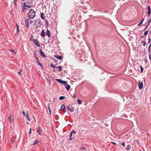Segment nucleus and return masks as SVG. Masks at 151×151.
<instances>
[{
	"instance_id": "1",
	"label": "nucleus",
	"mask_w": 151,
	"mask_h": 151,
	"mask_svg": "<svg viewBox=\"0 0 151 151\" xmlns=\"http://www.w3.org/2000/svg\"><path fill=\"white\" fill-rule=\"evenodd\" d=\"M35 16V12L33 9H30L28 14V17L30 19H33Z\"/></svg>"
},
{
	"instance_id": "2",
	"label": "nucleus",
	"mask_w": 151,
	"mask_h": 151,
	"mask_svg": "<svg viewBox=\"0 0 151 151\" xmlns=\"http://www.w3.org/2000/svg\"><path fill=\"white\" fill-rule=\"evenodd\" d=\"M34 22H35V24L36 26H40V24H41V21L39 19H37L34 21Z\"/></svg>"
},
{
	"instance_id": "3",
	"label": "nucleus",
	"mask_w": 151,
	"mask_h": 151,
	"mask_svg": "<svg viewBox=\"0 0 151 151\" xmlns=\"http://www.w3.org/2000/svg\"><path fill=\"white\" fill-rule=\"evenodd\" d=\"M138 86H139V88L140 89H141L143 86V84L142 82H141L140 81L138 82Z\"/></svg>"
},
{
	"instance_id": "4",
	"label": "nucleus",
	"mask_w": 151,
	"mask_h": 151,
	"mask_svg": "<svg viewBox=\"0 0 151 151\" xmlns=\"http://www.w3.org/2000/svg\"><path fill=\"white\" fill-rule=\"evenodd\" d=\"M29 19H26L25 20V23L26 24V27L27 28H28L29 27Z\"/></svg>"
},
{
	"instance_id": "5",
	"label": "nucleus",
	"mask_w": 151,
	"mask_h": 151,
	"mask_svg": "<svg viewBox=\"0 0 151 151\" xmlns=\"http://www.w3.org/2000/svg\"><path fill=\"white\" fill-rule=\"evenodd\" d=\"M33 41L34 42L35 44L38 47H40V45L39 43L38 40L37 39H33Z\"/></svg>"
},
{
	"instance_id": "6",
	"label": "nucleus",
	"mask_w": 151,
	"mask_h": 151,
	"mask_svg": "<svg viewBox=\"0 0 151 151\" xmlns=\"http://www.w3.org/2000/svg\"><path fill=\"white\" fill-rule=\"evenodd\" d=\"M39 52L40 55L43 57H45L46 56L45 55L44 52H43L41 49H40L39 50Z\"/></svg>"
},
{
	"instance_id": "7",
	"label": "nucleus",
	"mask_w": 151,
	"mask_h": 151,
	"mask_svg": "<svg viewBox=\"0 0 151 151\" xmlns=\"http://www.w3.org/2000/svg\"><path fill=\"white\" fill-rule=\"evenodd\" d=\"M9 121L10 122H12L14 121V116L12 115H11L9 117Z\"/></svg>"
},
{
	"instance_id": "8",
	"label": "nucleus",
	"mask_w": 151,
	"mask_h": 151,
	"mask_svg": "<svg viewBox=\"0 0 151 151\" xmlns=\"http://www.w3.org/2000/svg\"><path fill=\"white\" fill-rule=\"evenodd\" d=\"M41 128L40 127H37V132L40 135H42L41 133Z\"/></svg>"
},
{
	"instance_id": "9",
	"label": "nucleus",
	"mask_w": 151,
	"mask_h": 151,
	"mask_svg": "<svg viewBox=\"0 0 151 151\" xmlns=\"http://www.w3.org/2000/svg\"><path fill=\"white\" fill-rule=\"evenodd\" d=\"M147 9H148V14L149 16L150 14L151 13V9L150 7V6H149L147 7Z\"/></svg>"
},
{
	"instance_id": "10",
	"label": "nucleus",
	"mask_w": 151,
	"mask_h": 151,
	"mask_svg": "<svg viewBox=\"0 0 151 151\" xmlns=\"http://www.w3.org/2000/svg\"><path fill=\"white\" fill-rule=\"evenodd\" d=\"M50 31L48 29H47L46 32V35L47 36L49 37H50Z\"/></svg>"
},
{
	"instance_id": "11",
	"label": "nucleus",
	"mask_w": 151,
	"mask_h": 151,
	"mask_svg": "<svg viewBox=\"0 0 151 151\" xmlns=\"http://www.w3.org/2000/svg\"><path fill=\"white\" fill-rule=\"evenodd\" d=\"M55 57L58 59L60 60H61L62 59V56L61 55L59 56L58 55H55Z\"/></svg>"
},
{
	"instance_id": "12",
	"label": "nucleus",
	"mask_w": 151,
	"mask_h": 151,
	"mask_svg": "<svg viewBox=\"0 0 151 151\" xmlns=\"http://www.w3.org/2000/svg\"><path fill=\"white\" fill-rule=\"evenodd\" d=\"M40 17H41V19L44 20H45V18L44 17V14L43 13L40 12Z\"/></svg>"
},
{
	"instance_id": "13",
	"label": "nucleus",
	"mask_w": 151,
	"mask_h": 151,
	"mask_svg": "<svg viewBox=\"0 0 151 151\" xmlns=\"http://www.w3.org/2000/svg\"><path fill=\"white\" fill-rule=\"evenodd\" d=\"M45 32L44 30L42 29V32L40 34V35L42 37H45Z\"/></svg>"
},
{
	"instance_id": "14",
	"label": "nucleus",
	"mask_w": 151,
	"mask_h": 151,
	"mask_svg": "<svg viewBox=\"0 0 151 151\" xmlns=\"http://www.w3.org/2000/svg\"><path fill=\"white\" fill-rule=\"evenodd\" d=\"M56 68H58V69L57 70L58 71H61L62 70V67L61 66H59L56 67Z\"/></svg>"
},
{
	"instance_id": "15",
	"label": "nucleus",
	"mask_w": 151,
	"mask_h": 151,
	"mask_svg": "<svg viewBox=\"0 0 151 151\" xmlns=\"http://www.w3.org/2000/svg\"><path fill=\"white\" fill-rule=\"evenodd\" d=\"M60 108L62 111H64L65 110V106L63 104L61 106Z\"/></svg>"
},
{
	"instance_id": "16",
	"label": "nucleus",
	"mask_w": 151,
	"mask_h": 151,
	"mask_svg": "<svg viewBox=\"0 0 151 151\" xmlns=\"http://www.w3.org/2000/svg\"><path fill=\"white\" fill-rule=\"evenodd\" d=\"M27 5H26V4L25 2L23 5L22 10L23 11H24V10H25L26 9V7H27Z\"/></svg>"
},
{
	"instance_id": "17",
	"label": "nucleus",
	"mask_w": 151,
	"mask_h": 151,
	"mask_svg": "<svg viewBox=\"0 0 151 151\" xmlns=\"http://www.w3.org/2000/svg\"><path fill=\"white\" fill-rule=\"evenodd\" d=\"M65 88L67 91H68L70 88V86L69 84H67L65 86Z\"/></svg>"
},
{
	"instance_id": "18",
	"label": "nucleus",
	"mask_w": 151,
	"mask_h": 151,
	"mask_svg": "<svg viewBox=\"0 0 151 151\" xmlns=\"http://www.w3.org/2000/svg\"><path fill=\"white\" fill-rule=\"evenodd\" d=\"M55 80L57 81L59 83H60L62 84L63 81H62L61 79H55Z\"/></svg>"
},
{
	"instance_id": "19",
	"label": "nucleus",
	"mask_w": 151,
	"mask_h": 151,
	"mask_svg": "<svg viewBox=\"0 0 151 151\" xmlns=\"http://www.w3.org/2000/svg\"><path fill=\"white\" fill-rule=\"evenodd\" d=\"M68 110L70 112H73L74 111V109L73 107H72L71 108L68 109Z\"/></svg>"
},
{
	"instance_id": "20",
	"label": "nucleus",
	"mask_w": 151,
	"mask_h": 151,
	"mask_svg": "<svg viewBox=\"0 0 151 151\" xmlns=\"http://www.w3.org/2000/svg\"><path fill=\"white\" fill-rule=\"evenodd\" d=\"M26 117H27V119L28 121H30V118L29 117V116H28V112H27V114H26Z\"/></svg>"
},
{
	"instance_id": "21",
	"label": "nucleus",
	"mask_w": 151,
	"mask_h": 151,
	"mask_svg": "<svg viewBox=\"0 0 151 151\" xmlns=\"http://www.w3.org/2000/svg\"><path fill=\"white\" fill-rule=\"evenodd\" d=\"M32 3V0H28L27 2V3L28 4H31Z\"/></svg>"
},
{
	"instance_id": "22",
	"label": "nucleus",
	"mask_w": 151,
	"mask_h": 151,
	"mask_svg": "<svg viewBox=\"0 0 151 151\" xmlns=\"http://www.w3.org/2000/svg\"><path fill=\"white\" fill-rule=\"evenodd\" d=\"M39 142V141L37 140H36L34 141L33 145H35L37 144Z\"/></svg>"
},
{
	"instance_id": "23",
	"label": "nucleus",
	"mask_w": 151,
	"mask_h": 151,
	"mask_svg": "<svg viewBox=\"0 0 151 151\" xmlns=\"http://www.w3.org/2000/svg\"><path fill=\"white\" fill-rule=\"evenodd\" d=\"M35 58L37 60L36 63L38 64L40 63L39 59H38V58L36 56L35 57Z\"/></svg>"
},
{
	"instance_id": "24",
	"label": "nucleus",
	"mask_w": 151,
	"mask_h": 151,
	"mask_svg": "<svg viewBox=\"0 0 151 151\" xmlns=\"http://www.w3.org/2000/svg\"><path fill=\"white\" fill-rule=\"evenodd\" d=\"M65 97L64 96H60L59 97V99L60 100H63L65 98Z\"/></svg>"
},
{
	"instance_id": "25",
	"label": "nucleus",
	"mask_w": 151,
	"mask_h": 151,
	"mask_svg": "<svg viewBox=\"0 0 151 151\" xmlns=\"http://www.w3.org/2000/svg\"><path fill=\"white\" fill-rule=\"evenodd\" d=\"M144 19H143L141 21V22L138 24V26H140L141 24H142V23L143 22V21L144 20Z\"/></svg>"
},
{
	"instance_id": "26",
	"label": "nucleus",
	"mask_w": 151,
	"mask_h": 151,
	"mask_svg": "<svg viewBox=\"0 0 151 151\" xmlns=\"http://www.w3.org/2000/svg\"><path fill=\"white\" fill-rule=\"evenodd\" d=\"M77 101H78V103L79 104H80L82 103V101L81 100H80L79 99L77 100Z\"/></svg>"
},
{
	"instance_id": "27",
	"label": "nucleus",
	"mask_w": 151,
	"mask_h": 151,
	"mask_svg": "<svg viewBox=\"0 0 151 151\" xmlns=\"http://www.w3.org/2000/svg\"><path fill=\"white\" fill-rule=\"evenodd\" d=\"M130 145H128L126 149L127 150H129L130 149Z\"/></svg>"
},
{
	"instance_id": "28",
	"label": "nucleus",
	"mask_w": 151,
	"mask_h": 151,
	"mask_svg": "<svg viewBox=\"0 0 151 151\" xmlns=\"http://www.w3.org/2000/svg\"><path fill=\"white\" fill-rule=\"evenodd\" d=\"M148 32H149L148 30H147L146 31H145L144 33V35H147L148 33Z\"/></svg>"
},
{
	"instance_id": "29",
	"label": "nucleus",
	"mask_w": 151,
	"mask_h": 151,
	"mask_svg": "<svg viewBox=\"0 0 151 151\" xmlns=\"http://www.w3.org/2000/svg\"><path fill=\"white\" fill-rule=\"evenodd\" d=\"M9 51L12 52H13V53H15V52H14V50L13 49H9Z\"/></svg>"
},
{
	"instance_id": "30",
	"label": "nucleus",
	"mask_w": 151,
	"mask_h": 151,
	"mask_svg": "<svg viewBox=\"0 0 151 151\" xmlns=\"http://www.w3.org/2000/svg\"><path fill=\"white\" fill-rule=\"evenodd\" d=\"M50 66L52 67L53 68H56V67L53 64H52V63H51L50 64Z\"/></svg>"
},
{
	"instance_id": "31",
	"label": "nucleus",
	"mask_w": 151,
	"mask_h": 151,
	"mask_svg": "<svg viewBox=\"0 0 151 151\" xmlns=\"http://www.w3.org/2000/svg\"><path fill=\"white\" fill-rule=\"evenodd\" d=\"M140 68L141 69L140 73H142L143 70V69L141 65H140Z\"/></svg>"
},
{
	"instance_id": "32",
	"label": "nucleus",
	"mask_w": 151,
	"mask_h": 151,
	"mask_svg": "<svg viewBox=\"0 0 151 151\" xmlns=\"http://www.w3.org/2000/svg\"><path fill=\"white\" fill-rule=\"evenodd\" d=\"M67 81H63L62 84H63L64 85H66L67 84Z\"/></svg>"
},
{
	"instance_id": "33",
	"label": "nucleus",
	"mask_w": 151,
	"mask_h": 151,
	"mask_svg": "<svg viewBox=\"0 0 151 151\" xmlns=\"http://www.w3.org/2000/svg\"><path fill=\"white\" fill-rule=\"evenodd\" d=\"M38 65H40V66L41 67V68H43V65L41 64L40 63H39L38 64Z\"/></svg>"
},
{
	"instance_id": "34",
	"label": "nucleus",
	"mask_w": 151,
	"mask_h": 151,
	"mask_svg": "<svg viewBox=\"0 0 151 151\" xmlns=\"http://www.w3.org/2000/svg\"><path fill=\"white\" fill-rule=\"evenodd\" d=\"M22 113L23 114V115H24V116H25V117L26 116V114H26L25 113V112L24 111H23L22 112Z\"/></svg>"
},
{
	"instance_id": "35",
	"label": "nucleus",
	"mask_w": 151,
	"mask_h": 151,
	"mask_svg": "<svg viewBox=\"0 0 151 151\" xmlns=\"http://www.w3.org/2000/svg\"><path fill=\"white\" fill-rule=\"evenodd\" d=\"M11 140L12 143H14V140L12 138H11Z\"/></svg>"
},
{
	"instance_id": "36",
	"label": "nucleus",
	"mask_w": 151,
	"mask_h": 151,
	"mask_svg": "<svg viewBox=\"0 0 151 151\" xmlns=\"http://www.w3.org/2000/svg\"><path fill=\"white\" fill-rule=\"evenodd\" d=\"M142 43L143 44V46H145L146 45V43L145 42V41H143L142 42Z\"/></svg>"
},
{
	"instance_id": "37",
	"label": "nucleus",
	"mask_w": 151,
	"mask_h": 151,
	"mask_svg": "<svg viewBox=\"0 0 151 151\" xmlns=\"http://www.w3.org/2000/svg\"><path fill=\"white\" fill-rule=\"evenodd\" d=\"M151 21V20L150 19H149V20H148V24H147V25H149L150 24V23Z\"/></svg>"
},
{
	"instance_id": "38",
	"label": "nucleus",
	"mask_w": 151,
	"mask_h": 151,
	"mask_svg": "<svg viewBox=\"0 0 151 151\" xmlns=\"http://www.w3.org/2000/svg\"><path fill=\"white\" fill-rule=\"evenodd\" d=\"M85 149V148L83 146L81 147V149L82 150V151H83V150H84Z\"/></svg>"
},
{
	"instance_id": "39",
	"label": "nucleus",
	"mask_w": 151,
	"mask_h": 151,
	"mask_svg": "<svg viewBox=\"0 0 151 151\" xmlns=\"http://www.w3.org/2000/svg\"><path fill=\"white\" fill-rule=\"evenodd\" d=\"M71 133H72V134H73V133H74V134H76L75 131L74 130H72L71 131Z\"/></svg>"
},
{
	"instance_id": "40",
	"label": "nucleus",
	"mask_w": 151,
	"mask_h": 151,
	"mask_svg": "<svg viewBox=\"0 0 151 151\" xmlns=\"http://www.w3.org/2000/svg\"><path fill=\"white\" fill-rule=\"evenodd\" d=\"M48 109H49V112H50V114H51V110H50V107H49V106H48Z\"/></svg>"
},
{
	"instance_id": "41",
	"label": "nucleus",
	"mask_w": 151,
	"mask_h": 151,
	"mask_svg": "<svg viewBox=\"0 0 151 151\" xmlns=\"http://www.w3.org/2000/svg\"><path fill=\"white\" fill-rule=\"evenodd\" d=\"M45 24L46 25H47V26H48V22L47 20H45Z\"/></svg>"
},
{
	"instance_id": "42",
	"label": "nucleus",
	"mask_w": 151,
	"mask_h": 151,
	"mask_svg": "<svg viewBox=\"0 0 151 151\" xmlns=\"http://www.w3.org/2000/svg\"><path fill=\"white\" fill-rule=\"evenodd\" d=\"M149 58L150 60L151 61V54L150 53L149 54Z\"/></svg>"
},
{
	"instance_id": "43",
	"label": "nucleus",
	"mask_w": 151,
	"mask_h": 151,
	"mask_svg": "<svg viewBox=\"0 0 151 151\" xmlns=\"http://www.w3.org/2000/svg\"><path fill=\"white\" fill-rule=\"evenodd\" d=\"M122 146H124L125 145V142H123L122 144Z\"/></svg>"
},
{
	"instance_id": "44",
	"label": "nucleus",
	"mask_w": 151,
	"mask_h": 151,
	"mask_svg": "<svg viewBox=\"0 0 151 151\" xmlns=\"http://www.w3.org/2000/svg\"><path fill=\"white\" fill-rule=\"evenodd\" d=\"M148 26H149V25H147L146 26V27H145V29H144V30H146V29H147V27H148Z\"/></svg>"
},
{
	"instance_id": "45",
	"label": "nucleus",
	"mask_w": 151,
	"mask_h": 151,
	"mask_svg": "<svg viewBox=\"0 0 151 151\" xmlns=\"http://www.w3.org/2000/svg\"><path fill=\"white\" fill-rule=\"evenodd\" d=\"M17 0H14V3L15 5H16L17 3Z\"/></svg>"
},
{
	"instance_id": "46",
	"label": "nucleus",
	"mask_w": 151,
	"mask_h": 151,
	"mask_svg": "<svg viewBox=\"0 0 151 151\" xmlns=\"http://www.w3.org/2000/svg\"><path fill=\"white\" fill-rule=\"evenodd\" d=\"M151 41V39L150 38H148V43H150Z\"/></svg>"
},
{
	"instance_id": "47",
	"label": "nucleus",
	"mask_w": 151,
	"mask_h": 151,
	"mask_svg": "<svg viewBox=\"0 0 151 151\" xmlns=\"http://www.w3.org/2000/svg\"><path fill=\"white\" fill-rule=\"evenodd\" d=\"M17 32H19V29L18 28V27H17Z\"/></svg>"
},
{
	"instance_id": "48",
	"label": "nucleus",
	"mask_w": 151,
	"mask_h": 151,
	"mask_svg": "<svg viewBox=\"0 0 151 151\" xmlns=\"http://www.w3.org/2000/svg\"><path fill=\"white\" fill-rule=\"evenodd\" d=\"M26 6H27V7L28 8H30L31 7V6H30V5H27Z\"/></svg>"
},
{
	"instance_id": "49",
	"label": "nucleus",
	"mask_w": 151,
	"mask_h": 151,
	"mask_svg": "<svg viewBox=\"0 0 151 151\" xmlns=\"http://www.w3.org/2000/svg\"><path fill=\"white\" fill-rule=\"evenodd\" d=\"M18 73L19 75H20L21 76L22 75L21 73V71H19L18 72Z\"/></svg>"
},
{
	"instance_id": "50",
	"label": "nucleus",
	"mask_w": 151,
	"mask_h": 151,
	"mask_svg": "<svg viewBox=\"0 0 151 151\" xmlns=\"http://www.w3.org/2000/svg\"><path fill=\"white\" fill-rule=\"evenodd\" d=\"M70 107V105H68V106H66V108H67L68 110V109H69V108H69Z\"/></svg>"
},
{
	"instance_id": "51",
	"label": "nucleus",
	"mask_w": 151,
	"mask_h": 151,
	"mask_svg": "<svg viewBox=\"0 0 151 151\" xmlns=\"http://www.w3.org/2000/svg\"><path fill=\"white\" fill-rule=\"evenodd\" d=\"M72 133H70V136H69V137H71L72 136Z\"/></svg>"
},
{
	"instance_id": "52",
	"label": "nucleus",
	"mask_w": 151,
	"mask_h": 151,
	"mask_svg": "<svg viewBox=\"0 0 151 151\" xmlns=\"http://www.w3.org/2000/svg\"><path fill=\"white\" fill-rule=\"evenodd\" d=\"M31 129L30 128V129H29V134H30L31 133Z\"/></svg>"
},
{
	"instance_id": "53",
	"label": "nucleus",
	"mask_w": 151,
	"mask_h": 151,
	"mask_svg": "<svg viewBox=\"0 0 151 151\" xmlns=\"http://www.w3.org/2000/svg\"><path fill=\"white\" fill-rule=\"evenodd\" d=\"M151 46V43H150V45H149V47H148V49H150V48Z\"/></svg>"
},
{
	"instance_id": "54",
	"label": "nucleus",
	"mask_w": 151,
	"mask_h": 151,
	"mask_svg": "<svg viewBox=\"0 0 151 151\" xmlns=\"http://www.w3.org/2000/svg\"><path fill=\"white\" fill-rule=\"evenodd\" d=\"M148 51L149 52V54H150V49H148Z\"/></svg>"
},
{
	"instance_id": "55",
	"label": "nucleus",
	"mask_w": 151,
	"mask_h": 151,
	"mask_svg": "<svg viewBox=\"0 0 151 151\" xmlns=\"http://www.w3.org/2000/svg\"><path fill=\"white\" fill-rule=\"evenodd\" d=\"M73 139V138L72 137H69V140H72Z\"/></svg>"
},
{
	"instance_id": "56",
	"label": "nucleus",
	"mask_w": 151,
	"mask_h": 151,
	"mask_svg": "<svg viewBox=\"0 0 151 151\" xmlns=\"http://www.w3.org/2000/svg\"><path fill=\"white\" fill-rule=\"evenodd\" d=\"M112 142V144H113L115 145H116V143H115V142Z\"/></svg>"
},
{
	"instance_id": "57",
	"label": "nucleus",
	"mask_w": 151,
	"mask_h": 151,
	"mask_svg": "<svg viewBox=\"0 0 151 151\" xmlns=\"http://www.w3.org/2000/svg\"><path fill=\"white\" fill-rule=\"evenodd\" d=\"M33 39H32L31 38L30 39V40L33 41Z\"/></svg>"
},
{
	"instance_id": "58",
	"label": "nucleus",
	"mask_w": 151,
	"mask_h": 151,
	"mask_svg": "<svg viewBox=\"0 0 151 151\" xmlns=\"http://www.w3.org/2000/svg\"><path fill=\"white\" fill-rule=\"evenodd\" d=\"M73 97H74V98H76V96H75V95H73Z\"/></svg>"
},
{
	"instance_id": "59",
	"label": "nucleus",
	"mask_w": 151,
	"mask_h": 151,
	"mask_svg": "<svg viewBox=\"0 0 151 151\" xmlns=\"http://www.w3.org/2000/svg\"><path fill=\"white\" fill-rule=\"evenodd\" d=\"M32 22H33V21H30V24H31L32 23Z\"/></svg>"
},
{
	"instance_id": "60",
	"label": "nucleus",
	"mask_w": 151,
	"mask_h": 151,
	"mask_svg": "<svg viewBox=\"0 0 151 151\" xmlns=\"http://www.w3.org/2000/svg\"><path fill=\"white\" fill-rule=\"evenodd\" d=\"M87 151V150L85 149L84 150H83V151Z\"/></svg>"
},
{
	"instance_id": "61",
	"label": "nucleus",
	"mask_w": 151,
	"mask_h": 151,
	"mask_svg": "<svg viewBox=\"0 0 151 151\" xmlns=\"http://www.w3.org/2000/svg\"><path fill=\"white\" fill-rule=\"evenodd\" d=\"M53 71H54V72H55V69H54V70H53Z\"/></svg>"
},
{
	"instance_id": "62",
	"label": "nucleus",
	"mask_w": 151,
	"mask_h": 151,
	"mask_svg": "<svg viewBox=\"0 0 151 151\" xmlns=\"http://www.w3.org/2000/svg\"><path fill=\"white\" fill-rule=\"evenodd\" d=\"M142 37H143V36H141Z\"/></svg>"
},
{
	"instance_id": "63",
	"label": "nucleus",
	"mask_w": 151,
	"mask_h": 151,
	"mask_svg": "<svg viewBox=\"0 0 151 151\" xmlns=\"http://www.w3.org/2000/svg\"><path fill=\"white\" fill-rule=\"evenodd\" d=\"M55 101V100H53V101Z\"/></svg>"
},
{
	"instance_id": "64",
	"label": "nucleus",
	"mask_w": 151,
	"mask_h": 151,
	"mask_svg": "<svg viewBox=\"0 0 151 151\" xmlns=\"http://www.w3.org/2000/svg\"><path fill=\"white\" fill-rule=\"evenodd\" d=\"M139 151H142L141 150H140Z\"/></svg>"
}]
</instances>
